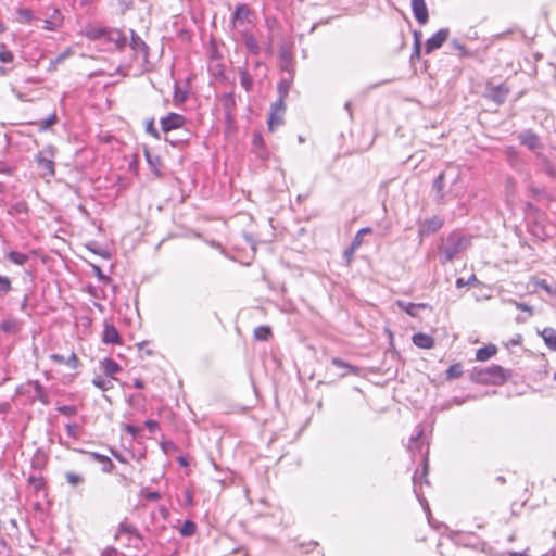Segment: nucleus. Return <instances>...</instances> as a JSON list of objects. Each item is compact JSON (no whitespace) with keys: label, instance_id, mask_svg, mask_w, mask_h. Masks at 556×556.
<instances>
[{"label":"nucleus","instance_id":"1","mask_svg":"<svg viewBox=\"0 0 556 556\" xmlns=\"http://www.w3.org/2000/svg\"><path fill=\"white\" fill-rule=\"evenodd\" d=\"M435 192V202L440 205L446 204L452 199H459L465 193V185L462 172L458 166L447 165L432 182Z\"/></svg>","mask_w":556,"mask_h":556},{"label":"nucleus","instance_id":"2","mask_svg":"<svg viewBox=\"0 0 556 556\" xmlns=\"http://www.w3.org/2000/svg\"><path fill=\"white\" fill-rule=\"evenodd\" d=\"M471 244V237L460 231H452L440 249V261L442 264L452 262L460 252Z\"/></svg>","mask_w":556,"mask_h":556},{"label":"nucleus","instance_id":"3","mask_svg":"<svg viewBox=\"0 0 556 556\" xmlns=\"http://www.w3.org/2000/svg\"><path fill=\"white\" fill-rule=\"evenodd\" d=\"M472 378L479 383L500 386L510 378V371L500 365L492 364L485 368H476Z\"/></svg>","mask_w":556,"mask_h":556},{"label":"nucleus","instance_id":"4","mask_svg":"<svg viewBox=\"0 0 556 556\" xmlns=\"http://www.w3.org/2000/svg\"><path fill=\"white\" fill-rule=\"evenodd\" d=\"M15 395L26 396L31 404L36 401H39L42 405L50 404L48 391L38 380H28L17 386Z\"/></svg>","mask_w":556,"mask_h":556},{"label":"nucleus","instance_id":"5","mask_svg":"<svg viewBox=\"0 0 556 556\" xmlns=\"http://www.w3.org/2000/svg\"><path fill=\"white\" fill-rule=\"evenodd\" d=\"M429 472V459H428V450L422 455V468L421 470H416L413 475V484H414V493L425 509H429V505L427 500L422 494V484H429V480L427 478Z\"/></svg>","mask_w":556,"mask_h":556},{"label":"nucleus","instance_id":"6","mask_svg":"<svg viewBox=\"0 0 556 556\" xmlns=\"http://www.w3.org/2000/svg\"><path fill=\"white\" fill-rule=\"evenodd\" d=\"M55 148L51 144L46 146L39 151L35 157L38 167L41 170L42 177H54L55 175Z\"/></svg>","mask_w":556,"mask_h":556},{"label":"nucleus","instance_id":"7","mask_svg":"<svg viewBox=\"0 0 556 556\" xmlns=\"http://www.w3.org/2000/svg\"><path fill=\"white\" fill-rule=\"evenodd\" d=\"M510 88L506 84L492 85L488 84L484 89V97L495 104L501 105L506 101Z\"/></svg>","mask_w":556,"mask_h":556},{"label":"nucleus","instance_id":"8","mask_svg":"<svg viewBox=\"0 0 556 556\" xmlns=\"http://www.w3.org/2000/svg\"><path fill=\"white\" fill-rule=\"evenodd\" d=\"M444 220L439 215H434L425 220L418 222V236L422 239L428 237L442 228Z\"/></svg>","mask_w":556,"mask_h":556},{"label":"nucleus","instance_id":"9","mask_svg":"<svg viewBox=\"0 0 556 556\" xmlns=\"http://www.w3.org/2000/svg\"><path fill=\"white\" fill-rule=\"evenodd\" d=\"M251 13L250 8L245 3L236 4L230 21L232 28L237 29L248 23Z\"/></svg>","mask_w":556,"mask_h":556},{"label":"nucleus","instance_id":"10","mask_svg":"<svg viewBox=\"0 0 556 556\" xmlns=\"http://www.w3.org/2000/svg\"><path fill=\"white\" fill-rule=\"evenodd\" d=\"M186 123L187 118L184 115L169 113L165 117L161 118V129L163 132H169L184 127Z\"/></svg>","mask_w":556,"mask_h":556},{"label":"nucleus","instance_id":"11","mask_svg":"<svg viewBox=\"0 0 556 556\" xmlns=\"http://www.w3.org/2000/svg\"><path fill=\"white\" fill-rule=\"evenodd\" d=\"M448 35L450 30L447 28H441L440 30H438L426 41L425 52L429 54L434 50L441 48L442 45L447 40Z\"/></svg>","mask_w":556,"mask_h":556},{"label":"nucleus","instance_id":"12","mask_svg":"<svg viewBox=\"0 0 556 556\" xmlns=\"http://www.w3.org/2000/svg\"><path fill=\"white\" fill-rule=\"evenodd\" d=\"M103 40L114 43L119 51L127 46V37L117 28H108Z\"/></svg>","mask_w":556,"mask_h":556},{"label":"nucleus","instance_id":"13","mask_svg":"<svg viewBox=\"0 0 556 556\" xmlns=\"http://www.w3.org/2000/svg\"><path fill=\"white\" fill-rule=\"evenodd\" d=\"M412 11L420 25H425L428 22L429 13L425 0H412Z\"/></svg>","mask_w":556,"mask_h":556},{"label":"nucleus","instance_id":"14","mask_svg":"<svg viewBox=\"0 0 556 556\" xmlns=\"http://www.w3.org/2000/svg\"><path fill=\"white\" fill-rule=\"evenodd\" d=\"M521 144L526 146L529 150L535 151L541 147L540 138L531 130H526L518 136Z\"/></svg>","mask_w":556,"mask_h":556},{"label":"nucleus","instance_id":"15","mask_svg":"<svg viewBox=\"0 0 556 556\" xmlns=\"http://www.w3.org/2000/svg\"><path fill=\"white\" fill-rule=\"evenodd\" d=\"M129 45H130V48L136 53H141L144 59L148 58L149 47L134 29H130V43Z\"/></svg>","mask_w":556,"mask_h":556},{"label":"nucleus","instance_id":"16","mask_svg":"<svg viewBox=\"0 0 556 556\" xmlns=\"http://www.w3.org/2000/svg\"><path fill=\"white\" fill-rule=\"evenodd\" d=\"M102 341L105 344L121 343V336H119L116 327L113 324H110V323L104 324Z\"/></svg>","mask_w":556,"mask_h":556},{"label":"nucleus","instance_id":"17","mask_svg":"<svg viewBox=\"0 0 556 556\" xmlns=\"http://www.w3.org/2000/svg\"><path fill=\"white\" fill-rule=\"evenodd\" d=\"M396 305L400 309L404 311L407 315L412 317L417 316L418 308H430L427 303H410L403 300H397Z\"/></svg>","mask_w":556,"mask_h":556},{"label":"nucleus","instance_id":"18","mask_svg":"<svg viewBox=\"0 0 556 556\" xmlns=\"http://www.w3.org/2000/svg\"><path fill=\"white\" fill-rule=\"evenodd\" d=\"M240 34L243 38V42L248 51L254 55H257L261 51V48L256 38L245 29H241Z\"/></svg>","mask_w":556,"mask_h":556},{"label":"nucleus","instance_id":"19","mask_svg":"<svg viewBox=\"0 0 556 556\" xmlns=\"http://www.w3.org/2000/svg\"><path fill=\"white\" fill-rule=\"evenodd\" d=\"M121 534H127L129 536H134L139 541L142 540V536L139 533V531L137 530V528L134 525L129 523L127 520H124L118 525V530L115 534V540H117Z\"/></svg>","mask_w":556,"mask_h":556},{"label":"nucleus","instance_id":"20","mask_svg":"<svg viewBox=\"0 0 556 556\" xmlns=\"http://www.w3.org/2000/svg\"><path fill=\"white\" fill-rule=\"evenodd\" d=\"M412 340L413 343L420 349H432L434 346V339L422 332L415 333Z\"/></svg>","mask_w":556,"mask_h":556},{"label":"nucleus","instance_id":"21","mask_svg":"<svg viewBox=\"0 0 556 556\" xmlns=\"http://www.w3.org/2000/svg\"><path fill=\"white\" fill-rule=\"evenodd\" d=\"M89 455L92 459L102 465L103 472L110 473L114 470L115 466L109 456L99 454L97 452H89Z\"/></svg>","mask_w":556,"mask_h":556},{"label":"nucleus","instance_id":"22","mask_svg":"<svg viewBox=\"0 0 556 556\" xmlns=\"http://www.w3.org/2000/svg\"><path fill=\"white\" fill-rule=\"evenodd\" d=\"M331 364L343 370V372L341 375L342 377L348 376V375H357V372H358L357 367L346 363L345 361H343L339 357H333L331 359Z\"/></svg>","mask_w":556,"mask_h":556},{"label":"nucleus","instance_id":"23","mask_svg":"<svg viewBox=\"0 0 556 556\" xmlns=\"http://www.w3.org/2000/svg\"><path fill=\"white\" fill-rule=\"evenodd\" d=\"M27 482H28V485L31 486L36 493H39V492L46 490L47 481L40 473L39 475H35V473L29 475L27 478Z\"/></svg>","mask_w":556,"mask_h":556},{"label":"nucleus","instance_id":"24","mask_svg":"<svg viewBox=\"0 0 556 556\" xmlns=\"http://www.w3.org/2000/svg\"><path fill=\"white\" fill-rule=\"evenodd\" d=\"M293 84V75L291 72H289L288 77H282L279 83L277 84V91L278 94L281 96V98H287L291 86Z\"/></svg>","mask_w":556,"mask_h":556},{"label":"nucleus","instance_id":"25","mask_svg":"<svg viewBox=\"0 0 556 556\" xmlns=\"http://www.w3.org/2000/svg\"><path fill=\"white\" fill-rule=\"evenodd\" d=\"M223 108L225 110V117L227 122H230L232 116V110L236 105L235 97L232 93H226L222 98Z\"/></svg>","mask_w":556,"mask_h":556},{"label":"nucleus","instance_id":"26","mask_svg":"<svg viewBox=\"0 0 556 556\" xmlns=\"http://www.w3.org/2000/svg\"><path fill=\"white\" fill-rule=\"evenodd\" d=\"M101 368L103 372L109 377H113L122 369L121 366L112 358H104L101 361Z\"/></svg>","mask_w":556,"mask_h":556},{"label":"nucleus","instance_id":"27","mask_svg":"<svg viewBox=\"0 0 556 556\" xmlns=\"http://www.w3.org/2000/svg\"><path fill=\"white\" fill-rule=\"evenodd\" d=\"M0 329L5 333H17L21 329V324L14 318H7L1 321Z\"/></svg>","mask_w":556,"mask_h":556},{"label":"nucleus","instance_id":"28","mask_svg":"<svg viewBox=\"0 0 556 556\" xmlns=\"http://www.w3.org/2000/svg\"><path fill=\"white\" fill-rule=\"evenodd\" d=\"M283 113L269 111L267 126L269 131H275L283 123Z\"/></svg>","mask_w":556,"mask_h":556},{"label":"nucleus","instance_id":"29","mask_svg":"<svg viewBox=\"0 0 556 556\" xmlns=\"http://www.w3.org/2000/svg\"><path fill=\"white\" fill-rule=\"evenodd\" d=\"M31 469L35 471H41L47 465V456L41 451H37L31 458Z\"/></svg>","mask_w":556,"mask_h":556},{"label":"nucleus","instance_id":"30","mask_svg":"<svg viewBox=\"0 0 556 556\" xmlns=\"http://www.w3.org/2000/svg\"><path fill=\"white\" fill-rule=\"evenodd\" d=\"M422 434H424V429L418 427L416 433L414 435H412L409 444H408V450L412 453H415L416 451L421 452L422 442H420V439H421Z\"/></svg>","mask_w":556,"mask_h":556},{"label":"nucleus","instance_id":"31","mask_svg":"<svg viewBox=\"0 0 556 556\" xmlns=\"http://www.w3.org/2000/svg\"><path fill=\"white\" fill-rule=\"evenodd\" d=\"M496 351H497L496 346L492 345V344L484 346V348H480V349H478V351L476 353V358H477V361L485 362L489 358H491L493 355H495Z\"/></svg>","mask_w":556,"mask_h":556},{"label":"nucleus","instance_id":"32","mask_svg":"<svg viewBox=\"0 0 556 556\" xmlns=\"http://www.w3.org/2000/svg\"><path fill=\"white\" fill-rule=\"evenodd\" d=\"M542 338L545 344L551 349L556 351V330L553 328H544L542 331Z\"/></svg>","mask_w":556,"mask_h":556},{"label":"nucleus","instance_id":"33","mask_svg":"<svg viewBox=\"0 0 556 556\" xmlns=\"http://www.w3.org/2000/svg\"><path fill=\"white\" fill-rule=\"evenodd\" d=\"M240 85L244 88L245 91H250L253 86V79L250 73L245 67L238 68Z\"/></svg>","mask_w":556,"mask_h":556},{"label":"nucleus","instance_id":"34","mask_svg":"<svg viewBox=\"0 0 556 556\" xmlns=\"http://www.w3.org/2000/svg\"><path fill=\"white\" fill-rule=\"evenodd\" d=\"M106 29H108V27L92 26V27L87 28L86 36H87V38H89L91 40H103Z\"/></svg>","mask_w":556,"mask_h":556},{"label":"nucleus","instance_id":"35","mask_svg":"<svg viewBox=\"0 0 556 556\" xmlns=\"http://www.w3.org/2000/svg\"><path fill=\"white\" fill-rule=\"evenodd\" d=\"M65 480L70 485L74 488L85 482V478L83 475L73 471L65 472Z\"/></svg>","mask_w":556,"mask_h":556},{"label":"nucleus","instance_id":"36","mask_svg":"<svg viewBox=\"0 0 556 556\" xmlns=\"http://www.w3.org/2000/svg\"><path fill=\"white\" fill-rule=\"evenodd\" d=\"M271 337V329L268 326H258L254 329V338L260 341H267Z\"/></svg>","mask_w":556,"mask_h":556},{"label":"nucleus","instance_id":"37","mask_svg":"<svg viewBox=\"0 0 556 556\" xmlns=\"http://www.w3.org/2000/svg\"><path fill=\"white\" fill-rule=\"evenodd\" d=\"M7 257L10 262H12L16 265H24L28 261V256L26 254L17 252V251H10L7 254Z\"/></svg>","mask_w":556,"mask_h":556},{"label":"nucleus","instance_id":"38","mask_svg":"<svg viewBox=\"0 0 556 556\" xmlns=\"http://www.w3.org/2000/svg\"><path fill=\"white\" fill-rule=\"evenodd\" d=\"M463 375V366L459 363L451 365L446 370V379H457Z\"/></svg>","mask_w":556,"mask_h":556},{"label":"nucleus","instance_id":"39","mask_svg":"<svg viewBox=\"0 0 556 556\" xmlns=\"http://www.w3.org/2000/svg\"><path fill=\"white\" fill-rule=\"evenodd\" d=\"M14 61V54L5 45L0 43V62L3 64H11Z\"/></svg>","mask_w":556,"mask_h":556},{"label":"nucleus","instance_id":"40","mask_svg":"<svg viewBox=\"0 0 556 556\" xmlns=\"http://www.w3.org/2000/svg\"><path fill=\"white\" fill-rule=\"evenodd\" d=\"M197 531V526L193 521L191 520H186L180 530H179V533L182 535V536H191L195 533Z\"/></svg>","mask_w":556,"mask_h":556},{"label":"nucleus","instance_id":"41","mask_svg":"<svg viewBox=\"0 0 556 556\" xmlns=\"http://www.w3.org/2000/svg\"><path fill=\"white\" fill-rule=\"evenodd\" d=\"M92 384L102 391H108L113 388V382L110 379H103L101 377H94Z\"/></svg>","mask_w":556,"mask_h":556},{"label":"nucleus","instance_id":"42","mask_svg":"<svg viewBox=\"0 0 556 556\" xmlns=\"http://www.w3.org/2000/svg\"><path fill=\"white\" fill-rule=\"evenodd\" d=\"M17 15H18L20 21L27 23V24L31 23V21L34 20V13L28 8L18 9Z\"/></svg>","mask_w":556,"mask_h":556},{"label":"nucleus","instance_id":"43","mask_svg":"<svg viewBox=\"0 0 556 556\" xmlns=\"http://www.w3.org/2000/svg\"><path fill=\"white\" fill-rule=\"evenodd\" d=\"M451 46H452V48H453L455 51H457L458 55H460V56H471V55H472V53H471V52H469V51L466 49V47H465L462 42H459V40H457V39H453V40L451 41Z\"/></svg>","mask_w":556,"mask_h":556},{"label":"nucleus","instance_id":"44","mask_svg":"<svg viewBox=\"0 0 556 556\" xmlns=\"http://www.w3.org/2000/svg\"><path fill=\"white\" fill-rule=\"evenodd\" d=\"M11 289H12V286H11L10 278L7 276L0 275V298L8 294L11 291Z\"/></svg>","mask_w":556,"mask_h":556},{"label":"nucleus","instance_id":"45","mask_svg":"<svg viewBox=\"0 0 556 556\" xmlns=\"http://www.w3.org/2000/svg\"><path fill=\"white\" fill-rule=\"evenodd\" d=\"M536 287L544 290L548 295L556 298V287L548 283L546 280H539Z\"/></svg>","mask_w":556,"mask_h":556},{"label":"nucleus","instance_id":"46","mask_svg":"<svg viewBox=\"0 0 556 556\" xmlns=\"http://www.w3.org/2000/svg\"><path fill=\"white\" fill-rule=\"evenodd\" d=\"M140 496L144 497L149 502H156L161 498L160 492L149 491L148 489H141Z\"/></svg>","mask_w":556,"mask_h":556},{"label":"nucleus","instance_id":"47","mask_svg":"<svg viewBox=\"0 0 556 556\" xmlns=\"http://www.w3.org/2000/svg\"><path fill=\"white\" fill-rule=\"evenodd\" d=\"M56 121H58L56 114L52 113L41 122L39 129L48 130L52 125H54L56 123Z\"/></svg>","mask_w":556,"mask_h":556},{"label":"nucleus","instance_id":"48","mask_svg":"<svg viewBox=\"0 0 556 556\" xmlns=\"http://www.w3.org/2000/svg\"><path fill=\"white\" fill-rule=\"evenodd\" d=\"M286 98H281V96L278 97V99L270 105V111H275L277 113H283L286 112Z\"/></svg>","mask_w":556,"mask_h":556},{"label":"nucleus","instance_id":"49","mask_svg":"<svg viewBox=\"0 0 556 556\" xmlns=\"http://www.w3.org/2000/svg\"><path fill=\"white\" fill-rule=\"evenodd\" d=\"M477 283H479V280L477 279L476 275H471L468 278V280H465L464 278H457L455 282L457 288H463L465 286H473Z\"/></svg>","mask_w":556,"mask_h":556},{"label":"nucleus","instance_id":"50","mask_svg":"<svg viewBox=\"0 0 556 556\" xmlns=\"http://www.w3.org/2000/svg\"><path fill=\"white\" fill-rule=\"evenodd\" d=\"M56 410L64 415V416H75L77 414V408L73 405H62V406H58L56 407Z\"/></svg>","mask_w":556,"mask_h":556},{"label":"nucleus","instance_id":"51","mask_svg":"<svg viewBox=\"0 0 556 556\" xmlns=\"http://www.w3.org/2000/svg\"><path fill=\"white\" fill-rule=\"evenodd\" d=\"M80 432V428L77 424H67L66 425V434L72 439H78Z\"/></svg>","mask_w":556,"mask_h":556},{"label":"nucleus","instance_id":"52","mask_svg":"<svg viewBox=\"0 0 556 556\" xmlns=\"http://www.w3.org/2000/svg\"><path fill=\"white\" fill-rule=\"evenodd\" d=\"M128 404L132 407H138L144 402V397L141 394H131L128 396Z\"/></svg>","mask_w":556,"mask_h":556},{"label":"nucleus","instance_id":"53","mask_svg":"<svg viewBox=\"0 0 556 556\" xmlns=\"http://www.w3.org/2000/svg\"><path fill=\"white\" fill-rule=\"evenodd\" d=\"M414 36H415V42H414V51H413V54H412V59H414L415 56L419 59L420 58V50H421L420 34L415 31Z\"/></svg>","mask_w":556,"mask_h":556},{"label":"nucleus","instance_id":"54","mask_svg":"<svg viewBox=\"0 0 556 556\" xmlns=\"http://www.w3.org/2000/svg\"><path fill=\"white\" fill-rule=\"evenodd\" d=\"M542 163H543V168H544L545 173L548 176H551V177H555L556 176V172L554 169V166L549 162V160L547 157L543 156L542 157Z\"/></svg>","mask_w":556,"mask_h":556},{"label":"nucleus","instance_id":"55","mask_svg":"<svg viewBox=\"0 0 556 556\" xmlns=\"http://www.w3.org/2000/svg\"><path fill=\"white\" fill-rule=\"evenodd\" d=\"M42 28L47 30H55L60 26V21L53 20H43Z\"/></svg>","mask_w":556,"mask_h":556},{"label":"nucleus","instance_id":"56","mask_svg":"<svg viewBox=\"0 0 556 556\" xmlns=\"http://www.w3.org/2000/svg\"><path fill=\"white\" fill-rule=\"evenodd\" d=\"M68 52H64V53H61L60 55H58L55 59H52L50 60V64H49V71H54L58 66V64H60L66 56H67Z\"/></svg>","mask_w":556,"mask_h":556},{"label":"nucleus","instance_id":"57","mask_svg":"<svg viewBox=\"0 0 556 556\" xmlns=\"http://www.w3.org/2000/svg\"><path fill=\"white\" fill-rule=\"evenodd\" d=\"M146 131H147L149 135H151L152 137L156 138V139L160 137L159 131H157V129H156V128H155V126H154V121H153V119H150V121L147 123V125H146Z\"/></svg>","mask_w":556,"mask_h":556},{"label":"nucleus","instance_id":"58","mask_svg":"<svg viewBox=\"0 0 556 556\" xmlns=\"http://www.w3.org/2000/svg\"><path fill=\"white\" fill-rule=\"evenodd\" d=\"M144 426L149 430V432L154 433L159 429V422L152 419H148L144 421Z\"/></svg>","mask_w":556,"mask_h":556},{"label":"nucleus","instance_id":"59","mask_svg":"<svg viewBox=\"0 0 556 556\" xmlns=\"http://www.w3.org/2000/svg\"><path fill=\"white\" fill-rule=\"evenodd\" d=\"M355 252L356 250L352 247L345 249L343 253V258L345 260L346 264H350L352 262Z\"/></svg>","mask_w":556,"mask_h":556},{"label":"nucleus","instance_id":"60","mask_svg":"<svg viewBox=\"0 0 556 556\" xmlns=\"http://www.w3.org/2000/svg\"><path fill=\"white\" fill-rule=\"evenodd\" d=\"M186 98H187V92L186 91H182L179 88L175 89L174 100L176 102H184L186 100Z\"/></svg>","mask_w":556,"mask_h":556},{"label":"nucleus","instance_id":"61","mask_svg":"<svg viewBox=\"0 0 556 556\" xmlns=\"http://www.w3.org/2000/svg\"><path fill=\"white\" fill-rule=\"evenodd\" d=\"M78 357L75 353H72L70 357L66 358L65 364L70 365L72 368H76L78 366Z\"/></svg>","mask_w":556,"mask_h":556},{"label":"nucleus","instance_id":"62","mask_svg":"<svg viewBox=\"0 0 556 556\" xmlns=\"http://www.w3.org/2000/svg\"><path fill=\"white\" fill-rule=\"evenodd\" d=\"M362 243H363V236H361V235H358V233L356 232V235H355L354 239L352 240V242H351V245H350V247H352V248H354L355 250H357V249L362 245Z\"/></svg>","mask_w":556,"mask_h":556},{"label":"nucleus","instance_id":"63","mask_svg":"<svg viewBox=\"0 0 556 556\" xmlns=\"http://www.w3.org/2000/svg\"><path fill=\"white\" fill-rule=\"evenodd\" d=\"M125 430L127 433L131 434L132 437H136L140 432V428L134 425H126Z\"/></svg>","mask_w":556,"mask_h":556},{"label":"nucleus","instance_id":"64","mask_svg":"<svg viewBox=\"0 0 556 556\" xmlns=\"http://www.w3.org/2000/svg\"><path fill=\"white\" fill-rule=\"evenodd\" d=\"M117 549L112 546L105 547L101 553L102 556H117Z\"/></svg>","mask_w":556,"mask_h":556}]
</instances>
